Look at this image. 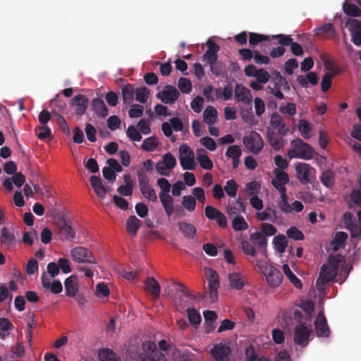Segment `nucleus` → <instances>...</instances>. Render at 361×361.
I'll list each match as a JSON object with an SVG mask.
<instances>
[{
	"mask_svg": "<svg viewBox=\"0 0 361 361\" xmlns=\"http://www.w3.org/2000/svg\"><path fill=\"white\" fill-rule=\"evenodd\" d=\"M179 231L182 234L188 238H194L197 232L196 228L191 224L185 221H179L178 223Z\"/></svg>",
	"mask_w": 361,
	"mask_h": 361,
	"instance_id": "nucleus-32",
	"label": "nucleus"
},
{
	"mask_svg": "<svg viewBox=\"0 0 361 361\" xmlns=\"http://www.w3.org/2000/svg\"><path fill=\"white\" fill-rule=\"evenodd\" d=\"M321 182L327 188H331L334 184V174L331 170L323 172L320 177Z\"/></svg>",
	"mask_w": 361,
	"mask_h": 361,
	"instance_id": "nucleus-50",
	"label": "nucleus"
},
{
	"mask_svg": "<svg viewBox=\"0 0 361 361\" xmlns=\"http://www.w3.org/2000/svg\"><path fill=\"white\" fill-rule=\"evenodd\" d=\"M250 240L252 242L255 247L259 250L265 257H267V243L268 240L262 233L255 231L250 234Z\"/></svg>",
	"mask_w": 361,
	"mask_h": 361,
	"instance_id": "nucleus-14",
	"label": "nucleus"
},
{
	"mask_svg": "<svg viewBox=\"0 0 361 361\" xmlns=\"http://www.w3.org/2000/svg\"><path fill=\"white\" fill-rule=\"evenodd\" d=\"M232 227L235 231H243L248 228V224L242 216H237L232 221Z\"/></svg>",
	"mask_w": 361,
	"mask_h": 361,
	"instance_id": "nucleus-44",
	"label": "nucleus"
},
{
	"mask_svg": "<svg viewBox=\"0 0 361 361\" xmlns=\"http://www.w3.org/2000/svg\"><path fill=\"white\" fill-rule=\"evenodd\" d=\"M240 248L243 252L246 255H249L252 257H255L257 256V252L256 247L247 240L243 239L240 241Z\"/></svg>",
	"mask_w": 361,
	"mask_h": 361,
	"instance_id": "nucleus-42",
	"label": "nucleus"
},
{
	"mask_svg": "<svg viewBox=\"0 0 361 361\" xmlns=\"http://www.w3.org/2000/svg\"><path fill=\"white\" fill-rule=\"evenodd\" d=\"M245 356L247 361H270L269 359L259 356L256 354L253 347H249L245 351Z\"/></svg>",
	"mask_w": 361,
	"mask_h": 361,
	"instance_id": "nucleus-51",
	"label": "nucleus"
},
{
	"mask_svg": "<svg viewBox=\"0 0 361 361\" xmlns=\"http://www.w3.org/2000/svg\"><path fill=\"white\" fill-rule=\"evenodd\" d=\"M284 135H281L279 133H276L275 131H272L271 129H267V140L269 145L275 149L279 150L284 145V140L283 136Z\"/></svg>",
	"mask_w": 361,
	"mask_h": 361,
	"instance_id": "nucleus-23",
	"label": "nucleus"
},
{
	"mask_svg": "<svg viewBox=\"0 0 361 361\" xmlns=\"http://www.w3.org/2000/svg\"><path fill=\"white\" fill-rule=\"evenodd\" d=\"M159 161L165 165V168H168L169 170L174 169L177 163L175 157L169 152L165 154L162 160Z\"/></svg>",
	"mask_w": 361,
	"mask_h": 361,
	"instance_id": "nucleus-55",
	"label": "nucleus"
},
{
	"mask_svg": "<svg viewBox=\"0 0 361 361\" xmlns=\"http://www.w3.org/2000/svg\"><path fill=\"white\" fill-rule=\"evenodd\" d=\"M145 348L152 351V356L142 354L140 356L141 361H166V356L164 353L157 350L156 345L154 343H148L144 345Z\"/></svg>",
	"mask_w": 361,
	"mask_h": 361,
	"instance_id": "nucleus-20",
	"label": "nucleus"
},
{
	"mask_svg": "<svg viewBox=\"0 0 361 361\" xmlns=\"http://www.w3.org/2000/svg\"><path fill=\"white\" fill-rule=\"evenodd\" d=\"M179 161L183 170H194L197 166L194 152L186 145L179 147Z\"/></svg>",
	"mask_w": 361,
	"mask_h": 361,
	"instance_id": "nucleus-5",
	"label": "nucleus"
},
{
	"mask_svg": "<svg viewBox=\"0 0 361 361\" xmlns=\"http://www.w3.org/2000/svg\"><path fill=\"white\" fill-rule=\"evenodd\" d=\"M107 106L110 107H115L118 104V94L114 91H109L104 96Z\"/></svg>",
	"mask_w": 361,
	"mask_h": 361,
	"instance_id": "nucleus-56",
	"label": "nucleus"
},
{
	"mask_svg": "<svg viewBox=\"0 0 361 361\" xmlns=\"http://www.w3.org/2000/svg\"><path fill=\"white\" fill-rule=\"evenodd\" d=\"M270 121L271 127L268 129H271L272 131L277 130V133L281 135H286L288 133L289 128L286 126L280 114H271Z\"/></svg>",
	"mask_w": 361,
	"mask_h": 361,
	"instance_id": "nucleus-21",
	"label": "nucleus"
},
{
	"mask_svg": "<svg viewBox=\"0 0 361 361\" xmlns=\"http://www.w3.org/2000/svg\"><path fill=\"white\" fill-rule=\"evenodd\" d=\"M292 148L288 151L290 158H299L309 160L313 158L314 150L307 142L300 138H297L291 142Z\"/></svg>",
	"mask_w": 361,
	"mask_h": 361,
	"instance_id": "nucleus-3",
	"label": "nucleus"
},
{
	"mask_svg": "<svg viewBox=\"0 0 361 361\" xmlns=\"http://www.w3.org/2000/svg\"><path fill=\"white\" fill-rule=\"evenodd\" d=\"M208 279V288L211 301L215 302L218 300V289L220 286L219 277L217 272L208 268L206 269Z\"/></svg>",
	"mask_w": 361,
	"mask_h": 361,
	"instance_id": "nucleus-9",
	"label": "nucleus"
},
{
	"mask_svg": "<svg viewBox=\"0 0 361 361\" xmlns=\"http://www.w3.org/2000/svg\"><path fill=\"white\" fill-rule=\"evenodd\" d=\"M90 180L97 195L101 199H104L106 197L107 190L106 186L102 184L101 178L97 176H92Z\"/></svg>",
	"mask_w": 361,
	"mask_h": 361,
	"instance_id": "nucleus-27",
	"label": "nucleus"
},
{
	"mask_svg": "<svg viewBox=\"0 0 361 361\" xmlns=\"http://www.w3.org/2000/svg\"><path fill=\"white\" fill-rule=\"evenodd\" d=\"M209 65L210 71L212 73L216 75H221L224 73L225 71V66L221 61H219L218 59L214 62L207 63Z\"/></svg>",
	"mask_w": 361,
	"mask_h": 361,
	"instance_id": "nucleus-58",
	"label": "nucleus"
},
{
	"mask_svg": "<svg viewBox=\"0 0 361 361\" xmlns=\"http://www.w3.org/2000/svg\"><path fill=\"white\" fill-rule=\"evenodd\" d=\"M142 222L135 216H130L126 221V229L132 237H135Z\"/></svg>",
	"mask_w": 361,
	"mask_h": 361,
	"instance_id": "nucleus-30",
	"label": "nucleus"
},
{
	"mask_svg": "<svg viewBox=\"0 0 361 361\" xmlns=\"http://www.w3.org/2000/svg\"><path fill=\"white\" fill-rule=\"evenodd\" d=\"M312 126L305 119H300L298 122V130L305 139L311 137Z\"/></svg>",
	"mask_w": 361,
	"mask_h": 361,
	"instance_id": "nucleus-40",
	"label": "nucleus"
},
{
	"mask_svg": "<svg viewBox=\"0 0 361 361\" xmlns=\"http://www.w3.org/2000/svg\"><path fill=\"white\" fill-rule=\"evenodd\" d=\"M142 195L147 200L156 202L157 201V196L155 190L150 186V185H145L140 188Z\"/></svg>",
	"mask_w": 361,
	"mask_h": 361,
	"instance_id": "nucleus-47",
	"label": "nucleus"
},
{
	"mask_svg": "<svg viewBox=\"0 0 361 361\" xmlns=\"http://www.w3.org/2000/svg\"><path fill=\"white\" fill-rule=\"evenodd\" d=\"M273 244L279 253H283L288 246V240L285 235L279 234L274 238Z\"/></svg>",
	"mask_w": 361,
	"mask_h": 361,
	"instance_id": "nucleus-38",
	"label": "nucleus"
},
{
	"mask_svg": "<svg viewBox=\"0 0 361 361\" xmlns=\"http://www.w3.org/2000/svg\"><path fill=\"white\" fill-rule=\"evenodd\" d=\"M242 154V151L238 145H231L227 149L226 156L228 158H240Z\"/></svg>",
	"mask_w": 361,
	"mask_h": 361,
	"instance_id": "nucleus-64",
	"label": "nucleus"
},
{
	"mask_svg": "<svg viewBox=\"0 0 361 361\" xmlns=\"http://www.w3.org/2000/svg\"><path fill=\"white\" fill-rule=\"evenodd\" d=\"M231 353L230 347L221 343L215 344L211 350V354L216 361H229Z\"/></svg>",
	"mask_w": 361,
	"mask_h": 361,
	"instance_id": "nucleus-13",
	"label": "nucleus"
},
{
	"mask_svg": "<svg viewBox=\"0 0 361 361\" xmlns=\"http://www.w3.org/2000/svg\"><path fill=\"white\" fill-rule=\"evenodd\" d=\"M183 206L189 212H193L196 207L195 198L191 195H185L183 197Z\"/></svg>",
	"mask_w": 361,
	"mask_h": 361,
	"instance_id": "nucleus-59",
	"label": "nucleus"
},
{
	"mask_svg": "<svg viewBox=\"0 0 361 361\" xmlns=\"http://www.w3.org/2000/svg\"><path fill=\"white\" fill-rule=\"evenodd\" d=\"M159 199L166 215L170 217L174 212V202L172 197L168 194H159Z\"/></svg>",
	"mask_w": 361,
	"mask_h": 361,
	"instance_id": "nucleus-29",
	"label": "nucleus"
},
{
	"mask_svg": "<svg viewBox=\"0 0 361 361\" xmlns=\"http://www.w3.org/2000/svg\"><path fill=\"white\" fill-rule=\"evenodd\" d=\"M100 361H118L116 353L109 349L104 348L99 354Z\"/></svg>",
	"mask_w": 361,
	"mask_h": 361,
	"instance_id": "nucleus-52",
	"label": "nucleus"
},
{
	"mask_svg": "<svg viewBox=\"0 0 361 361\" xmlns=\"http://www.w3.org/2000/svg\"><path fill=\"white\" fill-rule=\"evenodd\" d=\"M89 104L88 97L81 94L74 96L69 102L70 106L76 113H85Z\"/></svg>",
	"mask_w": 361,
	"mask_h": 361,
	"instance_id": "nucleus-15",
	"label": "nucleus"
},
{
	"mask_svg": "<svg viewBox=\"0 0 361 361\" xmlns=\"http://www.w3.org/2000/svg\"><path fill=\"white\" fill-rule=\"evenodd\" d=\"M158 140L156 136H151L144 140L141 148L146 152H154L158 147Z\"/></svg>",
	"mask_w": 361,
	"mask_h": 361,
	"instance_id": "nucleus-37",
	"label": "nucleus"
},
{
	"mask_svg": "<svg viewBox=\"0 0 361 361\" xmlns=\"http://www.w3.org/2000/svg\"><path fill=\"white\" fill-rule=\"evenodd\" d=\"M208 49L202 56V61L207 63L214 62L218 59V52L220 50V47L212 39H208L207 41Z\"/></svg>",
	"mask_w": 361,
	"mask_h": 361,
	"instance_id": "nucleus-16",
	"label": "nucleus"
},
{
	"mask_svg": "<svg viewBox=\"0 0 361 361\" xmlns=\"http://www.w3.org/2000/svg\"><path fill=\"white\" fill-rule=\"evenodd\" d=\"M269 41V37L256 32L249 33V43L251 46H256L260 42Z\"/></svg>",
	"mask_w": 361,
	"mask_h": 361,
	"instance_id": "nucleus-48",
	"label": "nucleus"
},
{
	"mask_svg": "<svg viewBox=\"0 0 361 361\" xmlns=\"http://www.w3.org/2000/svg\"><path fill=\"white\" fill-rule=\"evenodd\" d=\"M230 285L232 288L240 290L243 288L245 282L239 273H231L228 275Z\"/></svg>",
	"mask_w": 361,
	"mask_h": 361,
	"instance_id": "nucleus-39",
	"label": "nucleus"
},
{
	"mask_svg": "<svg viewBox=\"0 0 361 361\" xmlns=\"http://www.w3.org/2000/svg\"><path fill=\"white\" fill-rule=\"evenodd\" d=\"M178 87L183 93L188 94L191 92L192 86L189 79L182 77L178 79Z\"/></svg>",
	"mask_w": 361,
	"mask_h": 361,
	"instance_id": "nucleus-54",
	"label": "nucleus"
},
{
	"mask_svg": "<svg viewBox=\"0 0 361 361\" xmlns=\"http://www.w3.org/2000/svg\"><path fill=\"white\" fill-rule=\"evenodd\" d=\"M238 189V185L234 179H230L226 181L224 188V192L230 197H235Z\"/></svg>",
	"mask_w": 361,
	"mask_h": 361,
	"instance_id": "nucleus-43",
	"label": "nucleus"
},
{
	"mask_svg": "<svg viewBox=\"0 0 361 361\" xmlns=\"http://www.w3.org/2000/svg\"><path fill=\"white\" fill-rule=\"evenodd\" d=\"M197 160L200 166L205 170H211L213 168V162L211 159L206 154V152L203 149H198L196 152Z\"/></svg>",
	"mask_w": 361,
	"mask_h": 361,
	"instance_id": "nucleus-28",
	"label": "nucleus"
},
{
	"mask_svg": "<svg viewBox=\"0 0 361 361\" xmlns=\"http://www.w3.org/2000/svg\"><path fill=\"white\" fill-rule=\"evenodd\" d=\"M296 177L300 183H313L316 180V169L309 164L299 162L295 166Z\"/></svg>",
	"mask_w": 361,
	"mask_h": 361,
	"instance_id": "nucleus-4",
	"label": "nucleus"
},
{
	"mask_svg": "<svg viewBox=\"0 0 361 361\" xmlns=\"http://www.w3.org/2000/svg\"><path fill=\"white\" fill-rule=\"evenodd\" d=\"M71 256L77 263L96 264L97 261L92 252L85 247H75L71 250Z\"/></svg>",
	"mask_w": 361,
	"mask_h": 361,
	"instance_id": "nucleus-6",
	"label": "nucleus"
},
{
	"mask_svg": "<svg viewBox=\"0 0 361 361\" xmlns=\"http://www.w3.org/2000/svg\"><path fill=\"white\" fill-rule=\"evenodd\" d=\"M312 330L304 324H299L294 328L293 341L301 348L306 347L310 341Z\"/></svg>",
	"mask_w": 361,
	"mask_h": 361,
	"instance_id": "nucleus-7",
	"label": "nucleus"
},
{
	"mask_svg": "<svg viewBox=\"0 0 361 361\" xmlns=\"http://www.w3.org/2000/svg\"><path fill=\"white\" fill-rule=\"evenodd\" d=\"M36 136L39 140H45L51 137V129L47 125H42L35 129Z\"/></svg>",
	"mask_w": 361,
	"mask_h": 361,
	"instance_id": "nucleus-49",
	"label": "nucleus"
},
{
	"mask_svg": "<svg viewBox=\"0 0 361 361\" xmlns=\"http://www.w3.org/2000/svg\"><path fill=\"white\" fill-rule=\"evenodd\" d=\"M65 291L68 297H75L78 291V279L75 276L72 275L68 277L64 282Z\"/></svg>",
	"mask_w": 361,
	"mask_h": 361,
	"instance_id": "nucleus-25",
	"label": "nucleus"
},
{
	"mask_svg": "<svg viewBox=\"0 0 361 361\" xmlns=\"http://www.w3.org/2000/svg\"><path fill=\"white\" fill-rule=\"evenodd\" d=\"M314 324L318 337L328 338L330 336L331 330L323 312H321L317 314Z\"/></svg>",
	"mask_w": 361,
	"mask_h": 361,
	"instance_id": "nucleus-11",
	"label": "nucleus"
},
{
	"mask_svg": "<svg viewBox=\"0 0 361 361\" xmlns=\"http://www.w3.org/2000/svg\"><path fill=\"white\" fill-rule=\"evenodd\" d=\"M326 69L330 72L326 73L321 81V88L323 92H326L329 90L333 77L340 73V68L336 65H326Z\"/></svg>",
	"mask_w": 361,
	"mask_h": 361,
	"instance_id": "nucleus-18",
	"label": "nucleus"
},
{
	"mask_svg": "<svg viewBox=\"0 0 361 361\" xmlns=\"http://www.w3.org/2000/svg\"><path fill=\"white\" fill-rule=\"evenodd\" d=\"M348 238V234L345 232H337L331 241V245L334 249L337 250L339 247H342Z\"/></svg>",
	"mask_w": 361,
	"mask_h": 361,
	"instance_id": "nucleus-45",
	"label": "nucleus"
},
{
	"mask_svg": "<svg viewBox=\"0 0 361 361\" xmlns=\"http://www.w3.org/2000/svg\"><path fill=\"white\" fill-rule=\"evenodd\" d=\"M243 142L250 152L255 154H257L262 150L264 145L261 135L255 131L245 136L243 138Z\"/></svg>",
	"mask_w": 361,
	"mask_h": 361,
	"instance_id": "nucleus-8",
	"label": "nucleus"
},
{
	"mask_svg": "<svg viewBox=\"0 0 361 361\" xmlns=\"http://www.w3.org/2000/svg\"><path fill=\"white\" fill-rule=\"evenodd\" d=\"M297 81L302 87H307L308 82L312 85H316L318 83V77L316 73L309 72L306 75V78L302 75L298 76Z\"/></svg>",
	"mask_w": 361,
	"mask_h": 361,
	"instance_id": "nucleus-33",
	"label": "nucleus"
},
{
	"mask_svg": "<svg viewBox=\"0 0 361 361\" xmlns=\"http://www.w3.org/2000/svg\"><path fill=\"white\" fill-rule=\"evenodd\" d=\"M178 90L173 86L166 85L161 90L159 91L156 97L164 104H173L179 97Z\"/></svg>",
	"mask_w": 361,
	"mask_h": 361,
	"instance_id": "nucleus-10",
	"label": "nucleus"
},
{
	"mask_svg": "<svg viewBox=\"0 0 361 361\" xmlns=\"http://www.w3.org/2000/svg\"><path fill=\"white\" fill-rule=\"evenodd\" d=\"M316 35L320 33L329 34L330 36L335 35V29L331 23H326L314 30Z\"/></svg>",
	"mask_w": 361,
	"mask_h": 361,
	"instance_id": "nucleus-61",
	"label": "nucleus"
},
{
	"mask_svg": "<svg viewBox=\"0 0 361 361\" xmlns=\"http://www.w3.org/2000/svg\"><path fill=\"white\" fill-rule=\"evenodd\" d=\"M145 289L150 293L154 300L157 299L160 294V286L154 277H147L145 281Z\"/></svg>",
	"mask_w": 361,
	"mask_h": 361,
	"instance_id": "nucleus-24",
	"label": "nucleus"
},
{
	"mask_svg": "<svg viewBox=\"0 0 361 361\" xmlns=\"http://www.w3.org/2000/svg\"><path fill=\"white\" fill-rule=\"evenodd\" d=\"M188 320L192 324H200L201 322V317L199 312L194 308H188L187 310Z\"/></svg>",
	"mask_w": 361,
	"mask_h": 361,
	"instance_id": "nucleus-62",
	"label": "nucleus"
},
{
	"mask_svg": "<svg viewBox=\"0 0 361 361\" xmlns=\"http://www.w3.org/2000/svg\"><path fill=\"white\" fill-rule=\"evenodd\" d=\"M97 97L91 101V109L94 113H108V108L104 101V94L102 93L97 94Z\"/></svg>",
	"mask_w": 361,
	"mask_h": 361,
	"instance_id": "nucleus-26",
	"label": "nucleus"
},
{
	"mask_svg": "<svg viewBox=\"0 0 361 361\" xmlns=\"http://www.w3.org/2000/svg\"><path fill=\"white\" fill-rule=\"evenodd\" d=\"M286 235L289 238L294 240H302L305 239L303 233L295 226H290L287 230Z\"/></svg>",
	"mask_w": 361,
	"mask_h": 361,
	"instance_id": "nucleus-53",
	"label": "nucleus"
},
{
	"mask_svg": "<svg viewBox=\"0 0 361 361\" xmlns=\"http://www.w3.org/2000/svg\"><path fill=\"white\" fill-rule=\"evenodd\" d=\"M234 97L237 102H241L245 104H249L252 102V95L250 90L239 83L235 84Z\"/></svg>",
	"mask_w": 361,
	"mask_h": 361,
	"instance_id": "nucleus-19",
	"label": "nucleus"
},
{
	"mask_svg": "<svg viewBox=\"0 0 361 361\" xmlns=\"http://www.w3.org/2000/svg\"><path fill=\"white\" fill-rule=\"evenodd\" d=\"M346 26L351 34L353 44L356 46H361V21L348 18L346 21Z\"/></svg>",
	"mask_w": 361,
	"mask_h": 361,
	"instance_id": "nucleus-12",
	"label": "nucleus"
},
{
	"mask_svg": "<svg viewBox=\"0 0 361 361\" xmlns=\"http://www.w3.org/2000/svg\"><path fill=\"white\" fill-rule=\"evenodd\" d=\"M341 262V256H331L326 263L322 266L319 277L316 281V288L318 290H323L326 284L335 279Z\"/></svg>",
	"mask_w": 361,
	"mask_h": 361,
	"instance_id": "nucleus-1",
	"label": "nucleus"
},
{
	"mask_svg": "<svg viewBox=\"0 0 361 361\" xmlns=\"http://www.w3.org/2000/svg\"><path fill=\"white\" fill-rule=\"evenodd\" d=\"M121 90L123 106V110L124 111L125 109H127L133 102L135 96L134 85L132 84L124 85L121 87Z\"/></svg>",
	"mask_w": 361,
	"mask_h": 361,
	"instance_id": "nucleus-22",
	"label": "nucleus"
},
{
	"mask_svg": "<svg viewBox=\"0 0 361 361\" xmlns=\"http://www.w3.org/2000/svg\"><path fill=\"white\" fill-rule=\"evenodd\" d=\"M59 235L61 240H71L75 236V232L71 223L63 220L58 223Z\"/></svg>",
	"mask_w": 361,
	"mask_h": 361,
	"instance_id": "nucleus-17",
	"label": "nucleus"
},
{
	"mask_svg": "<svg viewBox=\"0 0 361 361\" xmlns=\"http://www.w3.org/2000/svg\"><path fill=\"white\" fill-rule=\"evenodd\" d=\"M203 94L208 100L214 101L216 99L221 97V90L219 89H214L212 86H207L204 89Z\"/></svg>",
	"mask_w": 361,
	"mask_h": 361,
	"instance_id": "nucleus-46",
	"label": "nucleus"
},
{
	"mask_svg": "<svg viewBox=\"0 0 361 361\" xmlns=\"http://www.w3.org/2000/svg\"><path fill=\"white\" fill-rule=\"evenodd\" d=\"M1 243L7 247L15 245L16 237L7 227H4L1 231Z\"/></svg>",
	"mask_w": 361,
	"mask_h": 361,
	"instance_id": "nucleus-31",
	"label": "nucleus"
},
{
	"mask_svg": "<svg viewBox=\"0 0 361 361\" xmlns=\"http://www.w3.org/2000/svg\"><path fill=\"white\" fill-rule=\"evenodd\" d=\"M283 271L284 274L289 279L290 283L297 288H302V283L300 279H299L290 270L289 266L286 264L282 266Z\"/></svg>",
	"mask_w": 361,
	"mask_h": 361,
	"instance_id": "nucleus-35",
	"label": "nucleus"
},
{
	"mask_svg": "<svg viewBox=\"0 0 361 361\" xmlns=\"http://www.w3.org/2000/svg\"><path fill=\"white\" fill-rule=\"evenodd\" d=\"M256 216L257 219L261 221L268 220L271 222H275L277 219L276 210L269 207L261 212H257Z\"/></svg>",
	"mask_w": 361,
	"mask_h": 361,
	"instance_id": "nucleus-34",
	"label": "nucleus"
},
{
	"mask_svg": "<svg viewBox=\"0 0 361 361\" xmlns=\"http://www.w3.org/2000/svg\"><path fill=\"white\" fill-rule=\"evenodd\" d=\"M150 94V90L146 87L135 89V100L141 104L147 103Z\"/></svg>",
	"mask_w": 361,
	"mask_h": 361,
	"instance_id": "nucleus-36",
	"label": "nucleus"
},
{
	"mask_svg": "<svg viewBox=\"0 0 361 361\" xmlns=\"http://www.w3.org/2000/svg\"><path fill=\"white\" fill-rule=\"evenodd\" d=\"M343 9L344 13L348 16H361V9L355 4L345 2L343 5Z\"/></svg>",
	"mask_w": 361,
	"mask_h": 361,
	"instance_id": "nucleus-41",
	"label": "nucleus"
},
{
	"mask_svg": "<svg viewBox=\"0 0 361 361\" xmlns=\"http://www.w3.org/2000/svg\"><path fill=\"white\" fill-rule=\"evenodd\" d=\"M257 267L265 276L269 286L271 288L279 287L283 281V274L276 267L269 265L264 259H257L255 262Z\"/></svg>",
	"mask_w": 361,
	"mask_h": 361,
	"instance_id": "nucleus-2",
	"label": "nucleus"
},
{
	"mask_svg": "<svg viewBox=\"0 0 361 361\" xmlns=\"http://www.w3.org/2000/svg\"><path fill=\"white\" fill-rule=\"evenodd\" d=\"M273 75L277 87H282L283 90H289L290 87L287 80L279 71H274Z\"/></svg>",
	"mask_w": 361,
	"mask_h": 361,
	"instance_id": "nucleus-60",
	"label": "nucleus"
},
{
	"mask_svg": "<svg viewBox=\"0 0 361 361\" xmlns=\"http://www.w3.org/2000/svg\"><path fill=\"white\" fill-rule=\"evenodd\" d=\"M261 231L259 232L262 233L266 236H271L276 233L277 229L272 224L268 223H262L260 226Z\"/></svg>",
	"mask_w": 361,
	"mask_h": 361,
	"instance_id": "nucleus-63",
	"label": "nucleus"
},
{
	"mask_svg": "<svg viewBox=\"0 0 361 361\" xmlns=\"http://www.w3.org/2000/svg\"><path fill=\"white\" fill-rule=\"evenodd\" d=\"M126 135L130 140L134 142H139L142 140L140 132L134 126H128L126 130Z\"/></svg>",
	"mask_w": 361,
	"mask_h": 361,
	"instance_id": "nucleus-57",
	"label": "nucleus"
}]
</instances>
